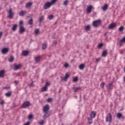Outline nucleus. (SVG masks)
<instances>
[{
  "instance_id": "nucleus-12",
  "label": "nucleus",
  "mask_w": 125,
  "mask_h": 125,
  "mask_svg": "<svg viewBox=\"0 0 125 125\" xmlns=\"http://www.w3.org/2000/svg\"><path fill=\"white\" fill-rule=\"evenodd\" d=\"M112 84H113V83H109L106 86L107 89H108L110 90H111V89H113Z\"/></svg>"
},
{
  "instance_id": "nucleus-2",
  "label": "nucleus",
  "mask_w": 125,
  "mask_h": 125,
  "mask_svg": "<svg viewBox=\"0 0 125 125\" xmlns=\"http://www.w3.org/2000/svg\"><path fill=\"white\" fill-rule=\"evenodd\" d=\"M19 34H23L24 32H25V27L23 26V21H20L19 23Z\"/></svg>"
},
{
  "instance_id": "nucleus-21",
  "label": "nucleus",
  "mask_w": 125,
  "mask_h": 125,
  "mask_svg": "<svg viewBox=\"0 0 125 125\" xmlns=\"http://www.w3.org/2000/svg\"><path fill=\"white\" fill-rule=\"evenodd\" d=\"M47 90V86H44L41 88V91L42 92H44V91H46Z\"/></svg>"
},
{
  "instance_id": "nucleus-44",
  "label": "nucleus",
  "mask_w": 125,
  "mask_h": 125,
  "mask_svg": "<svg viewBox=\"0 0 125 125\" xmlns=\"http://www.w3.org/2000/svg\"><path fill=\"white\" fill-rule=\"evenodd\" d=\"M43 124H44V121L43 120H42L41 122L39 123L40 125H43Z\"/></svg>"
},
{
  "instance_id": "nucleus-38",
  "label": "nucleus",
  "mask_w": 125,
  "mask_h": 125,
  "mask_svg": "<svg viewBox=\"0 0 125 125\" xmlns=\"http://www.w3.org/2000/svg\"><path fill=\"white\" fill-rule=\"evenodd\" d=\"M57 1V0H52L51 2H50V3L52 5V4H54V3H55V2H56Z\"/></svg>"
},
{
  "instance_id": "nucleus-54",
  "label": "nucleus",
  "mask_w": 125,
  "mask_h": 125,
  "mask_svg": "<svg viewBox=\"0 0 125 125\" xmlns=\"http://www.w3.org/2000/svg\"><path fill=\"white\" fill-rule=\"evenodd\" d=\"M124 81L125 82V77H124Z\"/></svg>"
},
{
  "instance_id": "nucleus-3",
  "label": "nucleus",
  "mask_w": 125,
  "mask_h": 125,
  "mask_svg": "<svg viewBox=\"0 0 125 125\" xmlns=\"http://www.w3.org/2000/svg\"><path fill=\"white\" fill-rule=\"evenodd\" d=\"M7 13H8L9 14L8 17L10 19H12V18H13V17L14 16V13L12 12V9H11V8H10L9 10H7Z\"/></svg>"
},
{
  "instance_id": "nucleus-30",
  "label": "nucleus",
  "mask_w": 125,
  "mask_h": 125,
  "mask_svg": "<svg viewBox=\"0 0 125 125\" xmlns=\"http://www.w3.org/2000/svg\"><path fill=\"white\" fill-rule=\"evenodd\" d=\"M44 17L43 16H41L39 18V21L40 22V23H42V20H43L44 19Z\"/></svg>"
},
{
  "instance_id": "nucleus-35",
  "label": "nucleus",
  "mask_w": 125,
  "mask_h": 125,
  "mask_svg": "<svg viewBox=\"0 0 125 125\" xmlns=\"http://www.w3.org/2000/svg\"><path fill=\"white\" fill-rule=\"evenodd\" d=\"M46 47H47V44H46V43L43 44L42 49H46Z\"/></svg>"
},
{
  "instance_id": "nucleus-46",
  "label": "nucleus",
  "mask_w": 125,
  "mask_h": 125,
  "mask_svg": "<svg viewBox=\"0 0 125 125\" xmlns=\"http://www.w3.org/2000/svg\"><path fill=\"white\" fill-rule=\"evenodd\" d=\"M28 120H31V119H33V116L32 115H29L28 116Z\"/></svg>"
},
{
  "instance_id": "nucleus-5",
  "label": "nucleus",
  "mask_w": 125,
  "mask_h": 125,
  "mask_svg": "<svg viewBox=\"0 0 125 125\" xmlns=\"http://www.w3.org/2000/svg\"><path fill=\"white\" fill-rule=\"evenodd\" d=\"M52 5L50 2H47L44 4L43 8L44 9H48Z\"/></svg>"
},
{
  "instance_id": "nucleus-29",
  "label": "nucleus",
  "mask_w": 125,
  "mask_h": 125,
  "mask_svg": "<svg viewBox=\"0 0 125 125\" xmlns=\"http://www.w3.org/2000/svg\"><path fill=\"white\" fill-rule=\"evenodd\" d=\"M80 89H81V87H76L73 88L74 92H76V91H78V90H80Z\"/></svg>"
},
{
  "instance_id": "nucleus-55",
  "label": "nucleus",
  "mask_w": 125,
  "mask_h": 125,
  "mask_svg": "<svg viewBox=\"0 0 125 125\" xmlns=\"http://www.w3.org/2000/svg\"><path fill=\"white\" fill-rule=\"evenodd\" d=\"M123 119H125V117H123Z\"/></svg>"
},
{
  "instance_id": "nucleus-41",
  "label": "nucleus",
  "mask_w": 125,
  "mask_h": 125,
  "mask_svg": "<svg viewBox=\"0 0 125 125\" xmlns=\"http://www.w3.org/2000/svg\"><path fill=\"white\" fill-rule=\"evenodd\" d=\"M64 67H65V68H68V67H69V63H64Z\"/></svg>"
},
{
  "instance_id": "nucleus-25",
  "label": "nucleus",
  "mask_w": 125,
  "mask_h": 125,
  "mask_svg": "<svg viewBox=\"0 0 125 125\" xmlns=\"http://www.w3.org/2000/svg\"><path fill=\"white\" fill-rule=\"evenodd\" d=\"M79 68L80 70H83L84 69V64H81L79 65Z\"/></svg>"
},
{
  "instance_id": "nucleus-1",
  "label": "nucleus",
  "mask_w": 125,
  "mask_h": 125,
  "mask_svg": "<svg viewBox=\"0 0 125 125\" xmlns=\"http://www.w3.org/2000/svg\"><path fill=\"white\" fill-rule=\"evenodd\" d=\"M49 108V105L48 104H46L43 107V113H44L43 118L44 119H46V118H48V117L50 116V114H49V112H48Z\"/></svg>"
},
{
  "instance_id": "nucleus-48",
  "label": "nucleus",
  "mask_w": 125,
  "mask_h": 125,
  "mask_svg": "<svg viewBox=\"0 0 125 125\" xmlns=\"http://www.w3.org/2000/svg\"><path fill=\"white\" fill-rule=\"evenodd\" d=\"M100 60H101V59L99 58L96 59V62H99L100 61Z\"/></svg>"
},
{
  "instance_id": "nucleus-45",
  "label": "nucleus",
  "mask_w": 125,
  "mask_h": 125,
  "mask_svg": "<svg viewBox=\"0 0 125 125\" xmlns=\"http://www.w3.org/2000/svg\"><path fill=\"white\" fill-rule=\"evenodd\" d=\"M102 46H103V43H100L98 46V47L99 48H101V47H102Z\"/></svg>"
},
{
  "instance_id": "nucleus-36",
  "label": "nucleus",
  "mask_w": 125,
  "mask_h": 125,
  "mask_svg": "<svg viewBox=\"0 0 125 125\" xmlns=\"http://www.w3.org/2000/svg\"><path fill=\"white\" fill-rule=\"evenodd\" d=\"M13 60H14V58H13L12 56H11L9 59V62H13Z\"/></svg>"
},
{
  "instance_id": "nucleus-11",
  "label": "nucleus",
  "mask_w": 125,
  "mask_h": 125,
  "mask_svg": "<svg viewBox=\"0 0 125 125\" xmlns=\"http://www.w3.org/2000/svg\"><path fill=\"white\" fill-rule=\"evenodd\" d=\"M90 117L91 119H94L96 117V112L94 111H92L90 114Z\"/></svg>"
},
{
  "instance_id": "nucleus-10",
  "label": "nucleus",
  "mask_w": 125,
  "mask_h": 125,
  "mask_svg": "<svg viewBox=\"0 0 125 125\" xmlns=\"http://www.w3.org/2000/svg\"><path fill=\"white\" fill-rule=\"evenodd\" d=\"M29 106H30V102H25L23 104L22 108H27V107H29Z\"/></svg>"
},
{
  "instance_id": "nucleus-26",
  "label": "nucleus",
  "mask_w": 125,
  "mask_h": 125,
  "mask_svg": "<svg viewBox=\"0 0 125 125\" xmlns=\"http://www.w3.org/2000/svg\"><path fill=\"white\" fill-rule=\"evenodd\" d=\"M17 29V24H14L12 28V31H16Z\"/></svg>"
},
{
  "instance_id": "nucleus-15",
  "label": "nucleus",
  "mask_w": 125,
  "mask_h": 125,
  "mask_svg": "<svg viewBox=\"0 0 125 125\" xmlns=\"http://www.w3.org/2000/svg\"><path fill=\"white\" fill-rule=\"evenodd\" d=\"M108 5L107 4H105L102 7V9H103V11H106L107 9H108Z\"/></svg>"
},
{
  "instance_id": "nucleus-39",
  "label": "nucleus",
  "mask_w": 125,
  "mask_h": 125,
  "mask_svg": "<svg viewBox=\"0 0 125 125\" xmlns=\"http://www.w3.org/2000/svg\"><path fill=\"white\" fill-rule=\"evenodd\" d=\"M28 24H29V25L33 24V19H31L28 21Z\"/></svg>"
},
{
  "instance_id": "nucleus-47",
  "label": "nucleus",
  "mask_w": 125,
  "mask_h": 125,
  "mask_svg": "<svg viewBox=\"0 0 125 125\" xmlns=\"http://www.w3.org/2000/svg\"><path fill=\"white\" fill-rule=\"evenodd\" d=\"M48 85H50V83L49 82H46L45 86H48Z\"/></svg>"
},
{
  "instance_id": "nucleus-8",
  "label": "nucleus",
  "mask_w": 125,
  "mask_h": 125,
  "mask_svg": "<svg viewBox=\"0 0 125 125\" xmlns=\"http://www.w3.org/2000/svg\"><path fill=\"white\" fill-rule=\"evenodd\" d=\"M21 67H22V65L21 64H19L18 65H17L16 64H14L13 70H14V71H17V70H19V69H21Z\"/></svg>"
},
{
  "instance_id": "nucleus-53",
  "label": "nucleus",
  "mask_w": 125,
  "mask_h": 125,
  "mask_svg": "<svg viewBox=\"0 0 125 125\" xmlns=\"http://www.w3.org/2000/svg\"><path fill=\"white\" fill-rule=\"evenodd\" d=\"M53 44H57V42H53Z\"/></svg>"
},
{
  "instance_id": "nucleus-20",
  "label": "nucleus",
  "mask_w": 125,
  "mask_h": 125,
  "mask_svg": "<svg viewBox=\"0 0 125 125\" xmlns=\"http://www.w3.org/2000/svg\"><path fill=\"white\" fill-rule=\"evenodd\" d=\"M4 77V70L0 71V78H3Z\"/></svg>"
},
{
  "instance_id": "nucleus-19",
  "label": "nucleus",
  "mask_w": 125,
  "mask_h": 125,
  "mask_svg": "<svg viewBox=\"0 0 125 125\" xmlns=\"http://www.w3.org/2000/svg\"><path fill=\"white\" fill-rule=\"evenodd\" d=\"M35 61L37 62V63H38L39 61H41V57L40 56L36 57L35 58Z\"/></svg>"
},
{
  "instance_id": "nucleus-52",
  "label": "nucleus",
  "mask_w": 125,
  "mask_h": 125,
  "mask_svg": "<svg viewBox=\"0 0 125 125\" xmlns=\"http://www.w3.org/2000/svg\"><path fill=\"white\" fill-rule=\"evenodd\" d=\"M5 89H9L10 87H5Z\"/></svg>"
},
{
  "instance_id": "nucleus-49",
  "label": "nucleus",
  "mask_w": 125,
  "mask_h": 125,
  "mask_svg": "<svg viewBox=\"0 0 125 125\" xmlns=\"http://www.w3.org/2000/svg\"><path fill=\"white\" fill-rule=\"evenodd\" d=\"M4 104V101H2L0 102V105H3Z\"/></svg>"
},
{
  "instance_id": "nucleus-33",
  "label": "nucleus",
  "mask_w": 125,
  "mask_h": 125,
  "mask_svg": "<svg viewBox=\"0 0 125 125\" xmlns=\"http://www.w3.org/2000/svg\"><path fill=\"white\" fill-rule=\"evenodd\" d=\"M34 33L35 34V35L37 36V35H38V34H39V33H40V29H36L35 31H34Z\"/></svg>"
},
{
  "instance_id": "nucleus-51",
  "label": "nucleus",
  "mask_w": 125,
  "mask_h": 125,
  "mask_svg": "<svg viewBox=\"0 0 125 125\" xmlns=\"http://www.w3.org/2000/svg\"><path fill=\"white\" fill-rule=\"evenodd\" d=\"M2 37V32L0 31V39Z\"/></svg>"
},
{
  "instance_id": "nucleus-9",
  "label": "nucleus",
  "mask_w": 125,
  "mask_h": 125,
  "mask_svg": "<svg viewBox=\"0 0 125 125\" xmlns=\"http://www.w3.org/2000/svg\"><path fill=\"white\" fill-rule=\"evenodd\" d=\"M115 27H117V24L115 23H111L108 26V29H109V30H112V29H114V28H115Z\"/></svg>"
},
{
  "instance_id": "nucleus-31",
  "label": "nucleus",
  "mask_w": 125,
  "mask_h": 125,
  "mask_svg": "<svg viewBox=\"0 0 125 125\" xmlns=\"http://www.w3.org/2000/svg\"><path fill=\"white\" fill-rule=\"evenodd\" d=\"M46 101L48 103H49V102H52V101H53V99H52V98H48L46 99Z\"/></svg>"
},
{
  "instance_id": "nucleus-24",
  "label": "nucleus",
  "mask_w": 125,
  "mask_h": 125,
  "mask_svg": "<svg viewBox=\"0 0 125 125\" xmlns=\"http://www.w3.org/2000/svg\"><path fill=\"white\" fill-rule=\"evenodd\" d=\"M90 29H91V27L89 25H86V26H85V30L87 32V31H89V30H90Z\"/></svg>"
},
{
  "instance_id": "nucleus-32",
  "label": "nucleus",
  "mask_w": 125,
  "mask_h": 125,
  "mask_svg": "<svg viewBox=\"0 0 125 125\" xmlns=\"http://www.w3.org/2000/svg\"><path fill=\"white\" fill-rule=\"evenodd\" d=\"M92 119L93 118H88V123L89 125H91V124H92Z\"/></svg>"
},
{
  "instance_id": "nucleus-50",
  "label": "nucleus",
  "mask_w": 125,
  "mask_h": 125,
  "mask_svg": "<svg viewBox=\"0 0 125 125\" xmlns=\"http://www.w3.org/2000/svg\"><path fill=\"white\" fill-rule=\"evenodd\" d=\"M14 83H16V84H18V83H19V81H15L14 82Z\"/></svg>"
},
{
  "instance_id": "nucleus-42",
  "label": "nucleus",
  "mask_w": 125,
  "mask_h": 125,
  "mask_svg": "<svg viewBox=\"0 0 125 125\" xmlns=\"http://www.w3.org/2000/svg\"><path fill=\"white\" fill-rule=\"evenodd\" d=\"M63 5H68V0H66L63 2Z\"/></svg>"
},
{
  "instance_id": "nucleus-27",
  "label": "nucleus",
  "mask_w": 125,
  "mask_h": 125,
  "mask_svg": "<svg viewBox=\"0 0 125 125\" xmlns=\"http://www.w3.org/2000/svg\"><path fill=\"white\" fill-rule=\"evenodd\" d=\"M123 42H125V37L122 38L121 40L119 41V43L122 44Z\"/></svg>"
},
{
  "instance_id": "nucleus-23",
  "label": "nucleus",
  "mask_w": 125,
  "mask_h": 125,
  "mask_svg": "<svg viewBox=\"0 0 125 125\" xmlns=\"http://www.w3.org/2000/svg\"><path fill=\"white\" fill-rule=\"evenodd\" d=\"M29 54V52L27 50L22 51V55L23 56H27Z\"/></svg>"
},
{
  "instance_id": "nucleus-14",
  "label": "nucleus",
  "mask_w": 125,
  "mask_h": 125,
  "mask_svg": "<svg viewBox=\"0 0 125 125\" xmlns=\"http://www.w3.org/2000/svg\"><path fill=\"white\" fill-rule=\"evenodd\" d=\"M8 52V48H4L2 50V53L3 54H5Z\"/></svg>"
},
{
  "instance_id": "nucleus-34",
  "label": "nucleus",
  "mask_w": 125,
  "mask_h": 125,
  "mask_svg": "<svg viewBox=\"0 0 125 125\" xmlns=\"http://www.w3.org/2000/svg\"><path fill=\"white\" fill-rule=\"evenodd\" d=\"M5 95L7 96V97H10V96H11V92L6 93L5 94Z\"/></svg>"
},
{
  "instance_id": "nucleus-4",
  "label": "nucleus",
  "mask_w": 125,
  "mask_h": 125,
  "mask_svg": "<svg viewBox=\"0 0 125 125\" xmlns=\"http://www.w3.org/2000/svg\"><path fill=\"white\" fill-rule=\"evenodd\" d=\"M105 121L106 123H111L112 122V115L110 113H108L106 115V117L105 118Z\"/></svg>"
},
{
  "instance_id": "nucleus-43",
  "label": "nucleus",
  "mask_w": 125,
  "mask_h": 125,
  "mask_svg": "<svg viewBox=\"0 0 125 125\" xmlns=\"http://www.w3.org/2000/svg\"><path fill=\"white\" fill-rule=\"evenodd\" d=\"M49 20H52L53 19V15H51L48 17Z\"/></svg>"
},
{
  "instance_id": "nucleus-6",
  "label": "nucleus",
  "mask_w": 125,
  "mask_h": 125,
  "mask_svg": "<svg viewBox=\"0 0 125 125\" xmlns=\"http://www.w3.org/2000/svg\"><path fill=\"white\" fill-rule=\"evenodd\" d=\"M92 9H94V8H93V6L92 5H90L89 6H87L86 8V11L88 13H91Z\"/></svg>"
},
{
  "instance_id": "nucleus-22",
  "label": "nucleus",
  "mask_w": 125,
  "mask_h": 125,
  "mask_svg": "<svg viewBox=\"0 0 125 125\" xmlns=\"http://www.w3.org/2000/svg\"><path fill=\"white\" fill-rule=\"evenodd\" d=\"M116 117L117 119H121V118H123V114L121 113H118Z\"/></svg>"
},
{
  "instance_id": "nucleus-40",
  "label": "nucleus",
  "mask_w": 125,
  "mask_h": 125,
  "mask_svg": "<svg viewBox=\"0 0 125 125\" xmlns=\"http://www.w3.org/2000/svg\"><path fill=\"white\" fill-rule=\"evenodd\" d=\"M104 85H105V83H104V82L100 84V86L101 87H102V88H103L104 87Z\"/></svg>"
},
{
  "instance_id": "nucleus-7",
  "label": "nucleus",
  "mask_w": 125,
  "mask_h": 125,
  "mask_svg": "<svg viewBox=\"0 0 125 125\" xmlns=\"http://www.w3.org/2000/svg\"><path fill=\"white\" fill-rule=\"evenodd\" d=\"M100 24H101V20L95 21L93 22V26L94 27H97V26H98V25H100Z\"/></svg>"
},
{
  "instance_id": "nucleus-17",
  "label": "nucleus",
  "mask_w": 125,
  "mask_h": 125,
  "mask_svg": "<svg viewBox=\"0 0 125 125\" xmlns=\"http://www.w3.org/2000/svg\"><path fill=\"white\" fill-rule=\"evenodd\" d=\"M32 5L33 3L29 2L26 4L25 7H26V8H29V7H31V6H32Z\"/></svg>"
},
{
  "instance_id": "nucleus-18",
  "label": "nucleus",
  "mask_w": 125,
  "mask_h": 125,
  "mask_svg": "<svg viewBox=\"0 0 125 125\" xmlns=\"http://www.w3.org/2000/svg\"><path fill=\"white\" fill-rule=\"evenodd\" d=\"M26 13H27V12H26V11H21L19 13V15L20 16H24V15L25 14H26Z\"/></svg>"
},
{
  "instance_id": "nucleus-37",
  "label": "nucleus",
  "mask_w": 125,
  "mask_h": 125,
  "mask_svg": "<svg viewBox=\"0 0 125 125\" xmlns=\"http://www.w3.org/2000/svg\"><path fill=\"white\" fill-rule=\"evenodd\" d=\"M119 31L120 32H123L124 31V26H122L119 28Z\"/></svg>"
},
{
  "instance_id": "nucleus-13",
  "label": "nucleus",
  "mask_w": 125,
  "mask_h": 125,
  "mask_svg": "<svg viewBox=\"0 0 125 125\" xmlns=\"http://www.w3.org/2000/svg\"><path fill=\"white\" fill-rule=\"evenodd\" d=\"M70 77V75L68 73H66L64 77L62 79V81H64V82H67V80H68V78Z\"/></svg>"
},
{
  "instance_id": "nucleus-28",
  "label": "nucleus",
  "mask_w": 125,
  "mask_h": 125,
  "mask_svg": "<svg viewBox=\"0 0 125 125\" xmlns=\"http://www.w3.org/2000/svg\"><path fill=\"white\" fill-rule=\"evenodd\" d=\"M78 81H79V77H75L73 79V82L74 83H77V82H78Z\"/></svg>"
},
{
  "instance_id": "nucleus-16",
  "label": "nucleus",
  "mask_w": 125,
  "mask_h": 125,
  "mask_svg": "<svg viewBox=\"0 0 125 125\" xmlns=\"http://www.w3.org/2000/svg\"><path fill=\"white\" fill-rule=\"evenodd\" d=\"M107 53H108V52L107 51V50H104L102 53L103 57H106V56H107Z\"/></svg>"
}]
</instances>
